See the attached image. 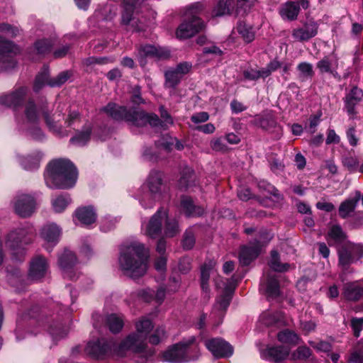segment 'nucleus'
I'll list each match as a JSON object with an SVG mask.
<instances>
[{
    "label": "nucleus",
    "mask_w": 363,
    "mask_h": 363,
    "mask_svg": "<svg viewBox=\"0 0 363 363\" xmlns=\"http://www.w3.org/2000/svg\"><path fill=\"white\" fill-rule=\"evenodd\" d=\"M103 111L115 120L125 121L138 127L149 124L152 127L166 129L173 124L172 118L163 106L160 107L162 119L155 114H147L143 111H138L135 108L128 110L125 106H118L114 103L108 104L103 108Z\"/></svg>",
    "instance_id": "f257e3e1"
},
{
    "label": "nucleus",
    "mask_w": 363,
    "mask_h": 363,
    "mask_svg": "<svg viewBox=\"0 0 363 363\" xmlns=\"http://www.w3.org/2000/svg\"><path fill=\"white\" fill-rule=\"evenodd\" d=\"M149 249L139 241L134 240L121 245L118 264L121 270L133 279L143 276L147 270Z\"/></svg>",
    "instance_id": "f03ea898"
},
{
    "label": "nucleus",
    "mask_w": 363,
    "mask_h": 363,
    "mask_svg": "<svg viewBox=\"0 0 363 363\" xmlns=\"http://www.w3.org/2000/svg\"><path fill=\"white\" fill-rule=\"evenodd\" d=\"M40 113L43 114L45 123L52 131L58 134H62L61 125L59 124L61 120L60 114H54L50 116L43 105L38 109L32 100L28 101L26 104L23 116L18 121V125L21 128L26 131L33 139L41 140L44 135L39 127Z\"/></svg>",
    "instance_id": "7ed1b4c3"
},
{
    "label": "nucleus",
    "mask_w": 363,
    "mask_h": 363,
    "mask_svg": "<svg viewBox=\"0 0 363 363\" xmlns=\"http://www.w3.org/2000/svg\"><path fill=\"white\" fill-rule=\"evenodd\" d=\"M77 171L74 164L66 159L51 161L45 172V181L50 188L69 189L74 186Z\"/></svg>",
    "instance_id": "20e7f679"
},
{
    "label": "nucleus",
    "mask_w": 363,
    "mask_h": 363,
    "mask_svg": "<svg viewBox=\"0 0 363 363\" xmlns=\"http://www.w3.org/2000/svg\"><path fill=\"white\" fill-rule=\"evenodd\" d=\"M152 321L145 318H141L135 323L136 332L130 334L121 340L114 350L115 353L120 357L125 356L128 352H139L146 346V340L150 332L152 330Z\"/></svg>",
    "instance_id": "39448f33"
},
{
    "label": "nucleus",
    "mask_w": 363,
    "mask_h": 363,
    "mask_svg": "<svg viewBox=\"0 0 363 363\" xmlns=\"http://www.w3.org/2000/svg\"><path fill=\"white\" fill-rule=\"evenodd\" d=\"M199 356L196 337L191 335L169 347L162 352L161 359L170 363H186L198 359Z\"/></svg>",
    "instance_id": "423d86ee"
},
{
    "label": "nucleus",
    "mask_w": 363,
    "mask_h": 363,
    "mask_svg": "<svg viewBox=\"0 0 363 363\" xmlns=\"http://www.w3.org/2000/svg\"><path fill=\"white\" fill-rule=\"evenodd\" d=\"M34 235L35 229L30 224L16 228L8 234L6 245L14 260H22L26 255V246L32 243Z\"/></svg>",
    "instance_id": "0eeeda50"
},
{
    "label": "nucleus",
    "mask_w": 363,
    "mask_h": 363,
    "mask_svg": "<svg viewBox=\"0 0 363 363\" xmlns=\"http://www.w3.org/2000/svg\"><path fill=\"white\" fill-rule=\"evenodd\" d=\"M162 174L160 172L152 170L146 181L141 185L135 197L145 209L152 208L161 197L162 192Z\"/></svg>",
    "instance_id": "6e6552de"
},
{
    "label": "nucleus",
    "mask_w": 363,
    "mask_h": 363,
    "mask_svg": "<svg viewBox=\"0 0 363 363\" xmlns=\"http://www.w3.org/2000/svg\"><path fill=\"white\" fill-rule=\"evenodd\" d=\"M146 0H123V12L121 23L128 26L133 30H139L142 27L139 26L141 20L139 15L147 9Z\"/></svg>",
    "instance_id": "1a4fd4ad"
},
{
    "label": "nucleus",
    "mask_w": 363,
    "mask_h": 363,
    "mask_svg": "<svg viewBox=\"0 0 363 363\" xmlns=\"http://www.w3.org/2000/svg\"><path fill=\"white\" fill-rule=\"evenodd\" d=\"M201 9L202 5L199 3H196L188 9L186 15L189 17V19L184 21L178 27L176 32L177 38L181 39L191 38L203 30L204 28L203 22L196 16V14Z\"/></svg>",
    "instance_id": "9d476101"
},
{
    "label": "nucleus",
    "mask_w": 363,
    "mask_h": 363,
    "mask_svg": "<svg viewBox=\"0 0 363 363\" xmlns=\"http://www.w3.org/2000/svg\"><path fill=\"white\" fill-rule=\"evenodd\" d=\"M272 238V235L268 232L260 233L257 238L253 242H250L248 245L243 246L241 248L239 260L242 265H248L254 259H255L261 248L266 245Z\"/></svg>",
    "instance_id": "9b49d317"
},
{
    "label": "nucleus",
    "mask_w": 363,
    "mask_h": 363,
    "mask_svg": "<svg viewBox=\"0 0 363 363\" xmlns=\"http://www.w3.org/2000/svg\"><path fill=\"white\" fill-rule=\"evenodd\" d=\"M11 207L18 216L30 217L38 208V201L34 195L26 193L16 194L11 202Z\"/></svg>",
    "instance_id": "f8f14e48"
},
{
    "label": "nucleus",
    "mask_w": 363,
    "mask_h": 363,
    "mask_svg": "<svg viewBox=\"0 0 363 363\" xmlns=\"http://www.w3.org/2000/svg\"><path fill=\"white\" fill-rule=\"evenodd\" d=\"M255 0H238L236 7H235L234 0H219L218 4L213 10V15L220 16L231 13L235 9V12L239 14L245 13L255 3Z\"/></svg>",
    "instance_id": "ddd939ff"
},
{
    "label": "nucleus",
    "mask_w": 363,
    "mask_h": 363,
    "mask_svg": "<svg viewBox=\"0 0 363 363\" xmlns=\"http://www.w3.org/2000/svg\"><path fill=\"white\" fill-rule=\"evenodd\" d=\"M17 29L8 24H0V61L4 62L18 50V48L10 41L4 40L5 36L13 37L16 35Z\"/></svg>",
    "instance_id": "4468645a"
},
{
    "label": "nucleus",
    "mask_w": 363,
    "mask_h": 363,
    "mask_svg": "<svg viewBox=\"0 0 363 363\" xmlns=\"http://www.w3.org/2000/svg\"><path fill=\"white\" fill-rule=\"evenodd\" d=\"M216 284L218 288L224 287L223 294L217 298L211 312L212 318H215L216 325H219L222 323L227 308L229 306L231 296L230 291L227 289L225 283L223 281L220 283L216 281Z\"/></svg>",
    "instance_id": "2eb2a0df"
},
{
    "label": "nucleus",
    "mask_w": 363,
    "mask_h": 363,
    "mask_svg": "<svg viewBox=\"0 0 363 363\" xmlns=\"http://www.w3.org/2000/svg\"><path fill=\"white\" fill-rule=\"evenodd\" d=\"M118 345V343L116 344L112 340L101 339L96 342H89L85 347V351L88 354L98 359L108 354L118 357L114 351Z\"/></svg>",
    "instance_id": "dca6fc26"
},
{
    "label": "nucleus",
    "mask_w": 363,
    "mask_h": 363,
    "mask_svg": "<svg viewBox=\"0 0 363 363\" xmlns=\"http://www.w3.org/2000/svg\"><path fill=\"white\" fill-rule=\"evenodd\" d=\"M48 74L49 69L47 67H44L38 74L33 86L35 92L39 91L45 84L50 86H60L65 84L71 76V74L66 71L60 73L55 78L48 80Z\"/></svg>",
    "instance_id": "f3484780"
},
{
    "label": "nucleus",
    "mask_w": 363,
    "mask_h": 363,
    "mask_svg": "<svg viewBox=\"0 0 363 363\" xmlns=\"http://www.w3.org/2000/svg\"><path fill=\"white\" fill-rule=\"evenodd\" d=\"M78 263L75 254L67 249H65L58 255V266L62 270L64 277L74 280L78 277L74 269Z\"/></svg>",
    "instance_id": "a211bd4d"
},
{
    "label": "nucleus",
    "mask_w": 363,
    "mask_h": 363,
    "mask_svg": "<svg viewBox=\"0 0 363 363\" xmlns=\"http://www.w3.org/2000/svg\"><path fill=\"white\" fill-rule=\"evenodd\" d=\"M166 218V211L159 209L147 222L142 223V230L147 236L155 238L161 234L162 223Z\"/></svg>",
    "instance_id": "6ab92c4d"
},
{
    "label": "nucleus",
    "mask_w": 363,
    "mask_h": 363,
    "mask_svg": "<svg viewBox=\"0 0 363 363\" xmlns=\"http://www.w3.org/2000/svg\"><path fill=\"white\" fill-rule=\"evenodd\" d=\"M339 264L342 267H346L352 262L355 257H362L363 256V249L359 245L345 242L338 248Z\"/></svg>",
    "instance_id": "aec40b11"
},
{
    "label": "nucleus",
    "mask_w": 363,
    "mask_h": 363,
    "mask_svg": "<svg viewBox=\"0 0 363 363\" xmlns=\"http://www.w3.org/2000/svg\"><path fill=\"white\" fill-rule=\"evenodd\" d=\"M61 235L62 228L55 223H46L40 230V237L45 242L47 250H50L59 242Z\"/></svg>",
    "instance_id": "412c9836"
},
{
    "label": "nucleus",
    "mask_w": 363,
    "mask_h": 363,
    "mask_svg": "<svg viewBox=\"0 0 363 363\" xmlns=\"http://www.w3.org/2000/svg\"><path fill=\"white\" fill-rule=\"evenodd\" d=\"M204 344L212 354L217 358L228 357L233 353V347L219 337L206 340Z\"/></svg>",
    "instance_id": "4be33fe9"
},
{
    "label": "nucleus",
    "mask_w": 363,
    "mask_h": 363,
    "mask_svg": "<svg viewBox=\"0 0 363 363\" xmlns=\"http://www.w3.org/2000/svg\"><path fill=\"white\" fill-rule=\"evenodd\" d=\"M318 30V24L313 20H308L302 26L294 28L292 37L300 42L308 41L315 36Z\"/></svg>",
    "instance_id": "5701e85b"
},
{
    "label": "nucleus",
    "mask_w": 363,
    "mask_h": 363,
    "mask_svg": "<svg viewBox=\"0 0 363 363\" xmlns=\"http://www.w3.org/2000/svg\"><path fill=\"white\" fill-rule=\"evenodd\" d=\"M48 269V263L45 257L41 255H37L34 257L30 262L28 277L31 280H39L44 277Z\"/></svg>",
    "instance_id": "b1692460"
},
{
    "label": "nucleus",
    "mask_w": 363,
    "mask_h": 363,
    "mask_svg": "<svg viewBox=\"0 0 363 363\" xmlns=\"http://www.w3.org/2000/svg\"><path fill=\"white\" fill-rule=\"evenodd\" d=\"M362 99L363 91L357 86L352 87L350 92L347 94L344 99L345 108L351 118H354L356 116V106Z\"/></svg>",
    "instance_id": "393cba45"
},
{
    "label": "nucleus",
    "mask_w": 363,
    "mask_h": 363,
    "mask_svg": "<svg viewBox=\"0 0 363 363\" xmlns=\"http://www.w3.org/2000/svg\"><path fill=\"white\" fill-rule=\"evenodd\" d=\"M28 92L26 87H20L10 94L0 96V104L9 107L17 108L25 100Z\"/></svg>",
    "instance_id": "a878e982"
},
{
    "label": "nucleus",
    "mask_w": 363,
    "mask_h": 363,
    "mask_svg": "<svg viewBox=\"0 0 363 363\" xmlns=\"http://www.w3.org/2000/svg\"><path fill=\"white\" fill-rule=\"evenodd\" d=\"M74 220L79 222L81 225L89 226L96 220V213L92 206H82L77 208L74 213Z\"/></svg>",
    "instance_id": "bb28decb"
},
{
    "label": "nucleus",
    "mask_w": 363,
    "mask_h": 363,
    "mask_svg": "<svg viewBox=\"0 0 363 363\" xmlns=\"http://www.w3.org/2000/svg\"><path fill=\"white\" fill-rule=\"evenodd\" d=\"M169 52L168 50H164L162 48H157L154 45H145L142 46L139 49L138 52V60L140 61V64L141 66H144L145 65V57H160L164 58L168 57Z\"/></svg>",
    "instance_id": "cd10ccee"
},
{
    "label": "nucleus",
    "mask_w": 363,
    "mask_h": 363,
    "mask_svg": "<svg viewBox=\"0 0 363 363\" xmlns=\"http://www.w3.org/2000/svg\"><path fill=\"white\" fill-rule=\"evenodd\" d=\"M43 156L41 152L35 151L26 157L17 155V158L18 163L24 169L33 171L38 169Z\"/></svg>",
    "instance_id": "c85d7f7f"
},
{
    "label": "nucleus",
    "mask_w": 363,
    "mask_h": 363,
    "mask_svg": "<svg viewBox=\"0 0 363 363\" xmlns=\"http://www.w3.org/2000/svg\"><path fill=\"white\" fill-rule=\"evenodd\" d=\"M290 349L285 347H267L261 352L263 359L280 362L285 359L289 354Z\"/></svg>",
    "instance_id": "c756f323"
},
{
    "label": "nucleus",
    "mask_w": 363,
    "mask_h": 363,
    "mask_svg": "<svg viewBox=\"0 0 363 363\" xmlns=\"http://www.w3.org/2000/svg\"><path fill=\"white\" fill-rule=\"evenodd\" d=\"M117 7L112 2L99 8L94 13V18L98 23L111 21L117 13Z\"/></svg>",
    "instance_id": "7c9ffc66"
},
{
    "label": "nucleus",
    "mask_w": 363,
    "mask_h": 363,
    "mask_svg": "<svg viewBox=\"0 0 363 363\" xmlns=\"http://www.w3.org/2000/svg\"><path fill=\"white\" fill-rule=\"evenodd\" d=\"M361 199V193L359 191L355 192V195L352 198H349L342 201L339 206V215L342 218L350 216L356 208L358 202Z\"/></svg>",
    "instance_id": "2f4dec72"
},
{
    "label": "nucleus",
    "mask_w": 363,
    "mask_h": 363,
    "mask_svg": "<svg viewBox=\"0 0 363 363\" xmlns=\"http://www.w3.org/2000/svg\"><path fill=\"white\" fill-rule=\"evenodd\" d=\"M327 240L329 245L335 244V245H342L347 240V235L343 231L342 228L340 225H333L330 228L328 235Z\"/></svg>",
    "instance_id": "473e14b6"
},
{
    "label": "nucleus",
    "mask_w": 363,
    "mask_h": 363,
    "mask_svg": "<svg viewBox=\"0 0 363 363\" xmlns=\"http://www.w3.org/2000/svg\"><path fill=\"white\" fill-rule=\"evenodd\" d=\"M181 207L185 215L188 217L199 216L204 212L203 208L195 206L192 199L188 196L182 197Z\"/></svg>",
    "instance_id": "72a5a7b5"
},
{
    "label": "nucleus",
    "mask_w": 363,
    "mask_h": 363,
    "mask_svg": "<svg viewBox=\"0 0 363 363\" xmlns=\"http://www.w3.org/2000/svg\"><path fill=\"white\" fill-rule=\"evenodd\" d=\"M337 60L334 56H325L317 62L320 73H333L337 68Z\"/></svg>",
    "instance_id": "f704fd0d"
},
{
    "label": "nucleus",
    "mask_w": 363,
    "mask_h": 363,
    "mask_svg": "<svg viewBox=\"0 0 363 363\" xmlns=\"http://www.w3.org/2000/svg\"><path fill=\"white\" fill-rule=\"evenodd\" d=\"M344 297L350 301H357L363 296V288L357 283H348L344 286Z\"/></svg>",
    "instance_id": "c9c22d12"
},
{
    "label": "nucleus",
    "mask_w": 363,
    "mask_h": 363,
    "mask_svg": "<svg viewBox=\"0 0 363 363\" xmlns=\"http://www.w3.org/2000/svg\"><path fill=\"white\" fill-rule=\"evenodd\" d=\"M299 11L298 4L287 2L281 7L280 14L283 18L292 21L297 18Z\"/></svg>",
    "instance_id": "e433bc0d"
},
{
    "label": "nucleus",
    "mask_w": 363,
    "mask_h": 363,
    "mask_svg": "<svg viewBox=\"0 0 363 363\" xmlns=\"http://www.w3.org/2000/svg\"><path fill=\"white\" fill-rule=\"evenodd\" d=\"M71 202L72 200L67 194L56 196L51 200L52 208L53 211L57 213L63 212Z\"/></svg>",
    "instance_id": "4c0bfd02"
},
{
    "label": "nucleus",
    "mask_w": 363,
    "mask_h": 363,
    "mask_svg": "<svg viewBox=\"0 0 363 363\" xmlns=\"http://www.w3.org/2000/svg\"><path fill=\"white\" fill-rule=\"evenodd\" d=\"M277 338L279 342L290 346L298 345L301 341L298 335L289 330L280 331L277 335Z\"/></svg>",
    "instance_id": "58836bf2"
},
{
    "label": "nucleus",
    "mask_w": 363,
    "mask_h": 363,
    "mask_svg": "<svg viewBox=\"0 0 363 363\" xmlns=\"http://www.w3.org/2000/svg\"><path fill=\"white\" fill-rule=\"evenodd\" d=\"M341 162L342 166L346 168L350 173L357 172L359 162L358 157L354 153L348 152L342 156Z\"/></svg>",
    "instance_id": "ea45409f"
},
{
    "label": "nucleus",
    "mask_w": 363,
    "mask_h": 363,
    "mask_svg": "<svg viewBox=\"0 0 363 363\" xmlns=\"http://www.w3.org/2000/svg\"><path fill=\"white\" fill-rule=\"evenodd\" d=\"M140 296L145 301H151L155 300L157 303L160 304L165 298V291L163 289H159L156 292L151 289H145L141 291Z\"/></svg>",
    "instance_id": "a19ab883"
},
{
    "label": "nucleus",
    "mask_w": 363,
    "mask_h": 363,
    "mask_svg": "<svg viewBox=\"0 0 363 363\" xmlns=\"http://www.w3.org/2000/svg\"><path fill=\"white\" fill-rule=\"evenodd\" d=\"M106 323L112 333H118L123 327V318L117 314H110L106 318Z\"/></svg>",
    "instance_id": "79ce46f5"
},
{
    "label": "nucleus",
    "mask_w": 363,
    "mask_h": 363,
    "mask_svg": "<svg viewBox=\"0 0 363 363\" xmlns=\"http://www.w3.org/2000/svg\"><path fill=\"white\" fill-rule=\"evenodd\" d=\"M269 267L274 271L278 272H284L288 271L291 268V265L284 263L282 264L280 262L279 256L276 250H272L271 252V259L269 262Z\"/></svg>",
    "instance_id": "37998d69"
},
{
    "label": "nucleus",
    "mask_w": 363,
    "mask_h": 363,
    "mask_svg": "<svg viewBox=\"0 0 363 363\" xmlns=\"http://www.w3.org/2000/svg\"><path fill=\"white\" fill-rule=\"evenodd\" d=\"M216 262L213 260H209L204 263L201 267V287L203 290L207 291L208 281L211 272L214 269Z\"/></svg>",
    "instance_id": "c03bdc74"
},
{
    "label": "nucleus",
    "mask_w": 363,
    "mask_h": 363,
    "mask_svg": "<svg viewBox=\"0 0 363 363\" xmlns=\"http://www.w3.org/2000/svg\"><path fill=\"white\" fill-rule=\"evenodd\" d=\"M91 128L89 126L85 128L82 132L78 133L76 135L70 139V142L77 146L85 145L90 139Z\"/></svg>",
    "instance_id": "a18cd8bd"
},
{
    "label": "nucleus",
    "mask_w": 363,
    "mask_h": 363,
    "mask_svg": "<svg viewBox=\"0 0 363 363\" xmlns=\"http://www.w3.org/2000/svg\"><path fill=\"white\" fill-rule=\"evenodd\" d=\"M165 85L170 88L175 87L183 78L174 68L165 72Z\"/></svg>",
    "instance_id": "49530a36"
},
{
    "label": "nucleus",
    "mask_w": 363,
    "mask_h": 363,
    "mask_svg": "<svg viewBox=\"0 0 363 363\" xmlns=\"http://www.w3.org/2000/svg\"><path fill=\"white\" fill-rule=\"evenodd\" d=\"M179 233L178 223L174 219L166 218L164 235L168 238H172Z\"/></svg>",
    "instance_id": "de8ad7c7"
},
{
    "label": "nucleus",
    "mask_w": 363,
    "mask_h": 363,
    "mask_svg": "<svg viewBox=\"0 0 363 363\" xmlns=\"http://www.w3.org/2000/svg\"><path fill=\"white\" fill-rule=\"evenodd\" d=\"M52 45V39H42L35 43V48L38 54L45 55L50 52Z\"/></svg>",
    "instance_id": "09e8293b"
},
{
    "label": "nucleus",
    "mask_w": 363,
    "mask_h": 363,
    "mask_svg": "<svg viewBox=\"0 0 363 363\" xmlns=\"http://www.w3.org/2000/svg\"><path fill=\"white\" fill-rule=\"evenodd\" d=\"M266 293L269 296L276 297L279 294V286L278 281L273 277H267Z\"/></svg>",
    "instance_id": "8fccbe9b"
},
{
    "label": "nucleus",
    "mask_w": 363,
    "mask_h": 363,
    "mask_svg": "<svg viewBox=\"0 0 363 363\" xmlns=\"http://www.w3.org/2000/svg\"><path fill=\"white\" fill-rule=\"evenodd\" d=\"M194 181V172L190 168H186L179 179V186L181 189H186L191 186V182Z\"/></svg>",
    "instance_id": "3c124183"
},
{
    "label": "nucleus",
    "mask_w": 363,
    "mask_h": 363,
    "mask_svg": "<svg viewBox=\"0 0 363 363\" xmlns=\"http://www.w3.org/2000/svg\"><path fill=\"white\" fill-rule=\"evenodd\" d=\"M237 30L246 42L250 43L254 40V33L244 23H240L237 26Z\"/></svg>",
    "instance_id": "603ef678"
},
{
    "label": "nucleus",
    "mask_w": 363,
    "mask_h": 363,
    "mask_svg": "<svg viewBox=\"0 0 363 363\" xmlns=\"http://www.w3.org/2000/svg\"><path fill=\"white\" fill-rule=\"evenodd\" d=\"M297 69L300 73V77L303 79L311 78L313 75V66L310 63L301 62L298 65Z\"/></svg>",
    "instance_id": "864d4df0"
},
{
    "label": "nucleus",
    "mask_w": 363,
    "mask_h": 363,
    "mask_svg": "<svg viewBox=\"0 0 363 363\" xmlns=\"http://www.w3.org/2000/svg\"><path fill=\"white\" fill-rule=\"evenodd\" d=\"M311 354V350L306 346L298 347L293 353L292 359L294 360L306 359Z\"/></svg>",
    "instance_id": "5fc2aeb1"
},
{
    "label": "nucleus",
    "mask_w": 363,
    "mask_h": 363,
    "mask_svg": "<svg viewBox=\"0 0 363 363\" xmlns=\"http://www.w3.org/2000/svg\"><path fill=\"white\" fill-rule=\"evenodd\" d=\"M244 77L247 80L255 81L259 78H266L262 74V68L257 69L254 68H249L243 72Z\"/></svg>",
    "instance_id": "6e6d98bb"
},
{
    "label": "nucleus",
    "mask_w": 363,
    "mask_h": 363,
    "mask_svg": "<svg viewBox=\"0 0 363 363\" xmlns=\"http://www.w3.org/2000/svg\"><path fill=\"white\" fill-rule=\"evenodd\" d=\"M166 337V332L163 327H158L149 337V341L152 345H157Z\"/></svg>",
    "instance_id": "4d7b16f0"
},
{
    "label": "nucleus",
    "mask_w": 363,
    "mask_h": 363,
    "mask_svg": "<svg viewBox=\"0 0 363 363\" xmlns=\"http://www.w3.org/2000/svg\"><path fill=\"white\" fill-rule=\"evenodd\" d=\"M309 344L317 351L327 354L330 353L333 350L332 345L330 342L325 341H319L317 342L311 341L309 342Z\"/></svg>",
    "instance_id": "13d9d810"
},
{
    "label": "nucleus",
    "mask_w": 363,
    "mask_h": 363,
    "mask_svg": "<svg viewBox=\"0 0 363 363\" xmlns=\"http://www.w3.org/2000/svg\"><path fill=\"white\" fill-rule=\"evenodd\" d=\"M81 119L79 115L76 111H69L68 116L65 120L67 126L73 127L74 128L80 122Z\"/></svg>",
    "instance_id": "bf43d9fd"
},
{
    "label": "nucleus",
    "mask_w": 363,
    "mask_h": 363,
    "mask_svg": "<svg viewBox=\"0 0 363 363\" xmlns=\"http://www.w3.org/2000/svg\"><path fill=\"white\" fill-rule=\"evenodd\" d=\"M195 243V237L191 230H186L183 240V247L186 250L191 249Z\"/></svg>",
    "instance_id": "052dcab7"
},
{
    "label": "nucleus",
    "mask_w": 363,
    "mask_h": 363,
    "mask_svg": "<svg viewBox=\"0 0 363 363\" xmlns=\"http://www.w3.org/2000/svg\"><path fill=\"white\" fill-rule=\"evenodd\" d=\"M351 324L354 330V336L358 337L360 335L361 330L363 329V318H352Z\"/></svg>",
    "instance_id": "680f3d73"
},
{
    "label": "nucleus",
    "mask_w": 363,
    "mask_h": 363,
    "mask_svg": "<svg viewBox=\"0 0 363 363\" xmlns=\"http://www.w3.org/2000/svg\"><path fill=\"white\" fill-rule=\"evenodd\" d=\"M280 67L281 65L278 61H272L267 65L266 67L262 68V74H264V76H265V77H267L271 74L272 72L277 70Z\"/></svg>",
    "instance_id": "e2e57ef3"
},
{
    "label": "nucleus",
    "mask_w": 363,
    "mask_h": 363,
    "mask_svg": "<svg viewBox=\"0 0 363 363\" xmlns=\"http://www.w3.org/2000/svg\"><path fill=\"white\" fill-rule=\"evenodd\" d=\"M211 147L215 151L224 152L227 147L221 138H215L211 141Z\"/></svg>",
    "instance_id": "0e129e2a"
},
{
    "label": "nucleus",
    "mask_w": 363,
    "mask_h": 363,
    "mask_svg": "<svg viewBox=\"0 0 363 363\" xmlns=\"http://www.w3.org/2000/svg\"><path fill=\"white\" fill-rule=\"evenodd\" d=\"M260 321H262L264 325H269L279 321L277 318H275V315L269 312H267L263 313L260 316Z\"/></svg>",
    "instance_id": "69168bd1"
},
{
    "label": "nucleus",
    "mask_w": 363,
    "mask_h": 363,
    "mask_svg": "<svg viewBox=\"0 0 363 363\" xmlns=\"http://www.w3.org/2000/svg\"><path fill=\"white\" fill-rule=\"evenodd\" d=\"M191 68V65L189 62H182L179 64L174 69L182 77L187 74Z\"/></svg>",
    "instance_id": "338daca9"
},
{
    "label": "nucleus",
    "mask_w": 363,
    "mask_h": 363,
    "mask_svg": "<svg viewBox=\"0 0 363 363\" xmlns=\"http://www.w3.org/2000/svg\"><path fill=\"white\" fill-rule=\"evenodd\" d=\"M349 363H363V351L353 352L348 359Z\"/></svg>",
    "instance_id": "774afa93"
}]
</instances>
